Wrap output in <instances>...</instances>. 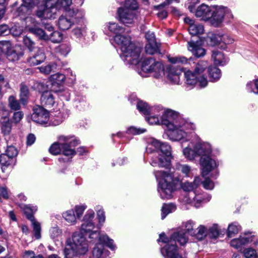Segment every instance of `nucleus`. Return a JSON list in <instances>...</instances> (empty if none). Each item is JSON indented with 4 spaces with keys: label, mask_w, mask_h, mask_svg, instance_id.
Returning a JSON list of instances; mask_svg holds the SVG:
<instances>
[{
    "label": "nucleus",
    "mask_w": 258,
    "mask_h": 258,
    "mask_svg": "<svg viewBox=\"0 0 258 258\" xmlns=\"http://www.w3.org/2000/svg\"><path fill=\"white\" fill-rule=\"evenodd\" d=\"M199 162L201 166L202 175L203 177L208 175L211 171L218 166L216 161L211 157V155L200 158Z\"/></svg>",
    "instance_id": "dca6fc26"
},
{
    "label": "nucleus",
    "mask_w": 258,
    "mask_h": 258,
    "mask_svg": "<svg viewBox=\"0 0 258 258\" xmlns=\"http://www.w3.org/2000/svg\"><path fill=\"white\" fill-rule=\"evenodd\" d=\"M55 67L54 64L49 63L46 66H42L38 67L37 69L39 70L40 72L44 75L49 74L53 70Z\"/></svg>",
    "instance_id": "0e129e2a"
},
{
    "label": "nucleus",
    "mask_w": 258,
    "mask_h": 258,
    "mask_svg": "<svg viewBox=\"0 0 258 258\" xmlns=\"http://www.w3.org/2000/svg\"><path fill=\"white\" fill-rule=\"evenodd\" d=\"M188 50L197 57H203L206 53V50L198 41H190L188 42Z\"/></svg>",
    "instance_id": "393cba45"
},
{
    "label": "nucleus",
    "mask_w": 258,
    "mask_h": 258,
    "mask_svg": "<svg viewBox=\"0 0 258 258\" xmlns=\"http://www.w3.org/2000/svg\"><path fill=\"white\" fill-rule=\"evenodd\" d=\"M0 124L2 133L5 135L9 134L12 126L9 117L5 116L0 119Z\"/></svg>",
    "instance_id": "e433bc0d"
},
{
    "label": "nucleus",
    "mask_w": 258,
    "mask_h": 258,
    "mask_svg": "<svg viewBox=\"0 0 258 258\" xmlns=\"http://www.w3.org/2000/svg\"><path fill=\"white\" fill-rule=\"evenodd\" d=\"M146 132V129L137 127L134 126L129 127L126 130V133L129 135H138L143 134Z\"/></svg>",
    "instance_id": "5fc2aeb1"
},
{
    "label": "nucleus",
    "mask_w": 258,
    "mask_h": 258,
    "mask_svg": "<svg viewBox=\"0 0 258 258\" xmlns=\"http://www.w3.org/2000/svg\"><path fill=\"white\" fill-rule=\"evenodd\" d=\"M94 212L93 210L89 209L86 213L83 219V223H94Z\"/></svg>",
    "instance_id": "680f3d73"
},
{
    "label": "nucleus",
    "mask_w": 258,
    "mask_h": 258,
    "mask_svg": "<svg viewBox=\"0 0 258 258\" xmlns=\"http://www.w3.org/2000/svg\"><path fill=\"white\" fill-rule=\"evenodd\" d=\"M182 71L180 69L172 66L168 67L165 72L166 77L171 83L178 84L180 81V75Z\"/></svg>",
    "instance_id": "a878e982"
},
{
    "label": "nucleus",
    "mask_w": 258,
    "mask_h": 258,
    "mask_svg": "<svg viewBox=\"0 0 258 258\" xmlns=\"http://www.w3.org/2000/svg\"><path fill=\"white\" fill-rule=\"evenodd\" d=\"M62 216L66 221L70 225H75L77 222V218L73 209H70L64 212Z\"/></svg>",
    "instance_id": "4c0bfd02"
},
{
    "label": "nucleus",
    "mask_w": 258,
    "mask_h": 258,
    "mask_svg": "<svg viewBox=\"0 0 258 258\" xmlns=\"http://www.w3.org/2000/svg\"><path fill=\"white\" fill-rule=\"evenodd\" d=\"M175 170L181 173L184 176L189 177L191 171V167L187 164H182L177 163L175 165Z\"/></svg>",
    "instance_id": "ea45409f"
},
{
    "label": "nucleus",
    "mask_w": 258,
    "mask_h": 258,
    "mask_svg": "<svg viewBox=\"0 0 258 258\" xmlns=\"http://www.w3.org/2000/svg\"><path fill=\"white\" fill-rule=\"evenodd\" d=\"M53 92H54L51 89L42 93L40 98V103L42 106L50 108L54 105L55 101Z\"/></svg>",
    "instance_id": "bb28decb"
},
{
    "label": "nucleus",
    "mask_w": 258,
    "mask_h": 258,
    "mask_svg": "<svg viewBox=\"0 0 258 258\" xmlns=\"http://www.w3.org/2000/svg\"><path fill=\"white\" fill-rule=\"evenodd\" d=\"M154 174L158 183V191L162 199H169L176 183L181 179L175 173L170 171L158 170Z\"/></svg>",
    "instance_id": "0eeeda50"
},
{
    "label": "nucleus",
    "mask_w": 258,
    "mask_h": 258,
    "mask_svg": "<svg viewBox=\"0 0 258 258\" xmlns=\"http://www.w3.org/2000/svg\"><path fill=\"white\" fill-rule=\"evenodd\" d=\"M26 23H30L33 26H30L29 25L27 26L28 31L34 34L36 36L40 39L47 40L49 38V35L45 33L44 30L40 28L36 27V22L34 18L30 17L26 18Z\"/></svg>",
    "instance_id": "aec40b11"
},
{
    "label": "nucleus",
    "mask_w": 258,
    "mask_h": 258,
    "mask_svg": "<svg viewBox=\"0 0 258 258\" xmlns=\"http://www.w3.org/2000/svg\"><path fill=\"white\" fill-rule=\"evenodd\" d=\"M149 73L152 74V76L157 79L162 77L165 74L163 65L151 57L145 59L142 62L139 74L145 77L146 74Z\"/></svg>",
    "instance_id": "f8f14e48"
},
{
    "label": "nucleus",
    "mask_w": 258,
    "mask_h": 258,
    "mask_svg": "<svg viewBox=\"0 0 258 258\" xmlns=\"http://www.w3.org/2000/svg\"><path fill=\"white\" fill-rule=\"evenodd\" d=\"M13 159H7V156L4 154H2L0 157V162L2 165V170L3 172H6L10 170L12 167L13 163Z\"/></svg>",
    "instance_id": "58836bf2"
},
{
    "label": "nucleus",
    "mask_w": 258,
    "mask_h": 258,
    "mask_svg": "<svg viewBox=\"0 0 258 258\" xmlns=\"http://www.w3.org/2000/svg\"><path fill=\"white\" fill-rule=\"evenodd\" d=\"M114 41L121 49L120 57L124 61L135 65L139 63L141 48L133 43L129 36L116 35Z\"/></svg>",
    "instance_id": "39448f33"
},
{
    "label": "nucleus",
    "mask_w": 258,
    "mask_h": 258,
    "mask_svg": "<svg viewBox=\"0 0 258 258\" xmlns=\"http://www.w3.org/2000/svg\"><path fill=\"white\" fill-rule=\"evenodd\" d=\"M162 110V107L161 106L152 107L151 111L147 114L148 116L146 117V121L151 125L161 124V118L159 116Z\"/></svg>",
    "instance_id": "5701e85b"
},
{
    "label": "nucleus",
    "mask_w": 258,
    "mask_h": 258,
    "mask_svg": "<svg viewBox=\"0 0 258 258\" xmlns=\"http://www.w3.org/2000/svg\"><path fill=\"white\" fill-rule=\"evenodd\" d=\"M194 222L191 220L187 221L183 223V227L185 228L184 231L186 233L188 232L190 235L194 236L196 234L195 231H194L193 226Z\"/></svg>",
    "instance_id": "4d7b16f0"
},
{
    "label": "nucleus",
    "mask_w": 258,
    "mask_h": 258,
    "mask_svg": "<svg viewBox=\"0 0 258 258\" xmlns=\"http://www.w3.org/2000/svg\"><path fill=\"white\" fill-rule=\"evenodd\" d=\"M84 12L78 9H69L65 15H61L58 20V28L65 31L69 29L75 23L80 22L84 17Z\"/></svg>",
    "instance_id": "9b49d317"
},
{
    "label": "nucleus",
    "mask_w": 258,
    "mask_h": 258,
    "mask_svg": "<svg viewBox=\"0 0 258 258\" xmlns=\"http://www.w3.org/2000/svg\"><path fill=\"white\" fill-rule=\"evenodd\" d=\"M31 118L33 121L36 123L41 124H45L49 120V113L42 106H38L33 109Z\"/></svg>",
    "instance_id": "a211bd4d"
},
{
    "label": "nucleus",
    "mask_w": 258,
    "mask_h": 258,
    "mask_svg": "<svg viewBox=\"0 0 258 258\" xmlns=\"http://www.w3.org/2000/svg\"><path fill=\"white\" fill-rule=\"evenodd\" d=\"M147 43L145 46L146 52L150 54L157 52L159 49L160 43L157 42L153 32L148 31L145 34Z\"/></svg>",
    "instance_id": "6ab92c4d"
},
{
    "label": "nucleus",
    "mask_w": 258,
    "mask_h": 258,
    "mask_svg": "<svg viewBox=\"0 0 258 258\" xmlns=\"http://www.w3.org/2000/svg\"><path fill=\"white\" fill-rule=\"evenodd\" d=\"M58 140L59 143H54L49 148V151L54 155H58L61 152L63 155L68 157V159L67 160L59 158V160L60 161L62 160L65 162L75 155V150L71 147H76L79 145L80 141L74 136L63 135L59 136Z\"/></svg>",
    "instance_id": "9d476101"
},
{
    "label": "nucleus",
    "mask_w": 258,
    "mask_h": 258,
    "mask_svg": "<svg viewBox=\"0 0 258 258\" xmlns=\"http://www.w3.org/2000/svg\"><path fill=\"white\" fill-rule=\"evenodd\" d=\"M65 78L64 75L60 73H56L51 75L50 81L52 84L51 89L54 93L63 91V87L61 84L64 81Z\"/></svg>",
    "instance_id": "4be33fe9"
},
{
    "label": "nucleus",
    "mask_w": 258,
    "mask_h": 258,
    "mask_svg": "<svg viewBox=\"0 0 258 258\" xmlns=\"http://www.w3.org/2000/svg\"><path fill=\"white\" fill-rule=\"evenodd\" d=\"M220 229L217 224H213L208 229V235L212 238H217L220 234Z\"/></svg>",
    "instance_id": "3c124183"
},
{
    "label": "nucleus",
    "mask_w": 258,
    "mask_h": 258,
    "mask_svg": "<svg viewBox=\"0 0 258 258\" xmlns=\"http://www.w3.org/2000/svg\"><path fill=\"white\" fill-rule=\"evenodd\" d=\"M0 49L6 53L8 59L12 61L18 60L22 55L21 53L17 52L16 49L9 41H0Z\"/></svg>",
    "instance_id": "f3484780"
},
{
    "label": "nucleus",
    "mask_w": 258,
    "mask_h": 258,
    "mask_svg": "<svg viewBox=\"0 0 258 258\" xmlns=\"http://www.w3.org/2000/svg\"><path fill=\"white\" fill-rule=\"evenodd\" d=\"M224 35L218 34H210L206 39L207 44L212 46L220 44L223 42Z\"/></svg>",
    "instance_id": "473e14b6"
},
{
    "label": "nucleus",
    "mask_w": 258,
    "mask_h": 258,
    "mask_svg": "<svg viewBox=\"0 0 258 258\" xmlns=\"http://www.w3.org/2000/svg\"><path fill=\"white\" fill-rule=\"evenodd\" d=\"M246 88L249 92L258 94V79L248 82L246 85Z\"/></svg>",
    "instance_id": "09e8293b"
},
{
    "label": "nucleus",
    "mask_w": 258,
    "mask_h": 258,
    "mask_svg": "<svg viewBox=\"0 0 258 258\" xmlns=\"http://www.w3.org/2000/svg\"><path fill=\"white\" fill-rule=\"evenodd\" d=\"M33 228L34 236L36 239H39L41 238V225L40 224L36 221L35 219L30 220Z\"/></svg>",
    "instance_id": "49530a36"
},
{
    "label": "nucleus",
    "mask_w": 258,
    "mask_h": 258,
    "mask_svg": "<svg viewBox=\"0 0 258 258\" xmlns=\"http://www.w3.org/2000/svg\"><path fill=\"white\" fill-rule=\"evenodd\" d=\"M96 210H97V215L99 222L97 228L99 229L105 221V213L102 207L100 206H97Z\"/></svg>",
    "instance_id": "de8ad7c7"
},
{
    "label": "nucleus",
    "mask_w": 258,
    "mask_h": 258,
    "mask_svg": "<svg viewBox=\"0 0 258 258\" xmlns=\"http://www.w3.org/2000/svg\"><path fill=\"white\" fill-rule=\"evenodd\" d=\"M50 237L53 239L59 238L62 234V231L58 227H52L49 231Z\"/></svg>",
    "instance_id": "338daca9"
},
{
    "label": "nucleus",
    "mask_w": 258,
    "mask_h": 258,
    "mask_svg": "<svg viewBox=\"0 0 258 258\" xmlns=\"http://www.w3.org/2000/svg\"><path fill=\"white\" fill-rule=\"evenodd\" d=\"M45 59V55L43 50L38 49L36 53L31 56L28 59L31 65L36 66L43 62Z\"/></svg>",
    "instance_id": "2f4dec72"
},
{
    "label": "nucleus",
    "mask_w": 258,
    "mask_h": 258,
    "mask_svg": "<svg viewBox=\"0 0 258 258\" xmlns=\"http://www.w3.org/2000/svg\"><path fill=\"white\" fill-rule=\"evenodd\" d=\"M211 199V197L209 195L207 196L206 198H202L200 196H195L192 198H185L184 202L185 203H192L195 202V205L196 207H199L201 203H207Z\"/></svg>",
    "instance_id": "c9c22d12"
},
{
    "label": "nucleus",
    "mask_w": 258,
    "mask_h": 258,
    "mask_svg": "<svg viewBox=\"0 0 258 258\" xmlns=\"http://www.w3.org/2000/svg\"><path fill=\"white\" fill-rule=\"evenodd\" d=\"M185 23L189 25L188 32L191 35H198L202 34L204 31V26L198 23L189 17H186L184 19Z\"/></svg>",
    "instance_id": "b1692460"
},
{
    "label": "nucleus",
    "mask_w": 258,
    "mask_h": 258,
    "mask_svg": "<svg viewBox=\"0 0 258 258\" xmlns=\"http://www.w3.org/2000/svg\"><path fill=\"white\" fill-rule=\"evenodd\" d=\"M243 254L246 258H256L258 257L256 251L251 248H248L244 249Z\"/></svg>",
    "instance_id": "774afa93"
},
{
    "label": "nucleus",
    "mask_w": 258,
    "mask_h": 258,
    "mask_svg": "<svg viewBox=\"0 0 258 258\" xmlns=\"http://www.w3.org/2000/svg\"><path fill=\"white\" fill-rule=\"evenodd\" d=\"M48 40L53 43H59L62 40V35L58 31H53L50 34Z\"/></svg>",
    "instance_id": "e2e57ef3"
},
{
    "label": "nucleus",
    "mask_w": 258,
    "mask_h": 258,
    "mask_svg": "<svg viewBox=\"0 0 258 258\" xmlns=\"http://www.w3.org/2000/svg\"><path fill=\"white\" fill-rule=\"evenodd\" d=\"M146 152L154 153L150 162L152 166L167 168L170 166L172 157L171 147L168 144L151 139L148 142Z\"/></svg>",
    "instance_id": "20e7f679"
},
{
    "label": "nucleus",
    "mask_w": 258,
    "mask_h": 258,
    "mask_svg": "<svg viewBox=\"0 0 258 258\" xmlns=\"http://www.w3.org/2000/svg\"><path fill=\"white\" fill-rule=\"evenodd\" d=\"M97 239L99 243L94 248L93 256L94 258H106L109 255V252L104 249L103 245L105 244L111 250H114L116 246L114 244L113 240L105 234H102Z\"/></svg>",
    "instance_id": "ddd939ff"
},
{
    "label": "nucleus",
    "mask_w": 258,
    "mask_h": 258,
    "mask_svg": "<svg viewBox=\"0 0 258 258\" xmlns=\"http://www.w3.org/2000/svg\"><path fill=\"white\" fill-rule=\"evenodd\" d=\"M9 105L11 109L17 110L20 108L19 102L13 96H10L9 98Z\"/></svg>",
    "instance_id": "13d9d810"
},
{
    "label": "nucleus",
    "mask_w": 258,
    "mask_h": 258,
    "mask_svg": "<svg viewBox=\"0 0 258 258\" xmlns=\"http://www.w3.org/2000/svg\"><path fill=\"white\" fill-rule=\"evenodd\" d=\"M201 179L199 176L195 178L193 182L185 181L181 183V188L185 191H194L201 183Z\"/></svg>",
    "instance_id": "7c9ffc66"
},
{
    "label": "nucleus",
    "mask_w": 258,
    "mask_h": 258,
    "mask_svg": "<svg viewBox=\"0 0 258 258\" xmlns=\"http://www.w3.org/2000/svg\"><path fill=\"white\" fill-rule=\"evenodd\" d=\"M208 66V61L205 60L200 61L196 65L195 69V73L197 74L202 73Z\"/></svg>",
    "instance_id": "bf43d9fd"
},
{
    "label": "nucleus",
    "mask_w": 258,
    "mask_h": 258,
    "mask_svg": "<svg viewBox=\"0 0 258 258\" xmlns=\"http://www.w3.org/2000/svg\"><path fill=\"white\" fill-rule=\"evenodd\" d=\"M176 210V206L172 204H164L161 209V219H164L166 216Z\"/></svg>",
    "instance_id": "79ce46f5"
},
{
    "label": "nucleus",
    "mask_w": 258,
    "mask_h": 258,
    "mask_svg": "<svg viewBox=\"0 0 258 258\" xmlns=\"http://www.w3.org/2000/svg\"><path fill=\"white\" fill-rule=\"evenodd\" d=\"M161 115V124L166 126L170 131L168 137L172 141L181 143L187 142L196 130L194 123L185 120L178 113L172 110L162 107Z\"/></svg>",
    "instance_id": "f03ea898"
},
{
    "label": "nucleus",
    "mask_w": 258,
    "mask_h": 258,
    "mask_svg": "<svg viewBox=\"0 0 258 258\" xmlns=\"http://www.w3.org/2000/svg\"><path fill=\"white\" fill-rule=\"evenodd\" d=\"M195 132L192 133L189 140L191 138L194 139L182 150L184 156L190 161L195 160L197 157L202 158L211 155L212 152L211 145L207 142L203 141Z\"/></svg>",
    "instance_id": "6e6552de"
},
{
    "label": "nucleus",
    "mask_w": 258,
    "mask_h": 258,
    "mask_svg": "<svg viewBox=\"0 0 258 258\" xmlns=\"http://www.w3.org/2000/svg\"><path fill=\"white\" fill-rule=\"evenodd\" d=\"M224 42L221 45V48H217L212 51V58L214 63L217 65H222L225 61V57L224 51L225 50Z\"/></svg>",
    "instance_id": "c756f323"
},
{
    "label": "nucleus",
    "mask_w": 258,
    "mask_h": 258,
    "mask_svg": "<svg viewBox=\"0 0 258 258\" xmlns=\"http://www.w3.org/2000/svg\"><path fill=\"white\" fill-rule=\"evenodd\" d=\"M188 239V237L184 230H178L175 232L171 236L170 239L166 237L164 233L160 234L158 241L167 243L166 245L175 244L174 243L177 242L181 245H184L187 243Z\"/></svg>",
    "instance_id": "4468645a"
},
{
    "label": "nucleus",
    "mask_w": 258,
    "mask_h": 258,
    "mask_svg": "<svg viewBox=\"0 0 258 258\" xmlns=\"http://www.w3.org/2000/svg\"><path fill=\"white\" fill-rule=\"evenodd\" d=\"M209 76L212 81L218 80L221 76V71L216 67H210L208 69Z\"/></svg>",
    "instance_id": "a19ab883"
},
{
    "label": "nucleus",
    "mask_w": 258,
    "mask_h": 258,
    "mask_svg": "<svg viewBox=\"0 0 258 258\" xmlns=\"http://www.w3.org/2000/svg\"><path fill=\"white\" fill-rule=\"evenodd\" d=\"M226 14V8L223 6L205 4L200 6L195 12L196 17L201 18L204 21H208L215 27H218L223 23Z\"/></svg>",
    "instance_id": "423d86ee"
},
{
    "label": "nucleus",
    "mask_w": 258,
    "mask_h": 258,
    "mask_svg": "<svg viewBox=\"0 0 258 258\" xmlns=\"http://www.w3.org/2000/svg\"><path fill=\"white\" fill-rule=\"evenodd\" d=\"M143 1H147L148 0H143ZM139 5L137 0H125L124 4V9L129 11H136L138 9Z\"/></svg>",
    "instance_id": "c03bdc74"
},
{
    "label": "nucleus",
    "mask_w": 258,
    "mask_h": 258,
    "mask_svg": "<svg viewBox=\"0 0 258 258\" xmlns=\"http://www.w3.org/2000/svg\"><path fill=\"white\" fill-rule=\"evenodd\" d=\"M6 154H4L7 156V159H13V158L16 157L18 154L17 149L13 146H9L6 151Z\"/></svg>",
    "instance_id": "864d4df0"
},
{
    "label": "nucleus",
    "mask_w": 258,
    "mask_h": 258,
    "mask_svg": "<svg viewBox=\"0 0 258 258\" xmlns=\"http://www.w3.org/2000/svg\"><path fill=\"white\" fill-rule=\"evenodd\" d=\"M185 83L187 85L193 86L197 83V77L196 74L190 71H187L184 73Z\"/></svg>",
    "instance_id": "37998d69"
},
{
    "label": "nucleus",
    "mask_w": 258,
    "mask_h": 258,
    "mask_svg": "<svg viewBox=\"0 0 258 258\" xmlns=\"http://www.w3.org/2000/svg\"><path fill=\"white\" fill-rule=\"evenodd\" d=\"M19 206L28 219L31 220L32 219H34L33 214L37 210L36 206L24 204H21Z\"/></svg>",
    "instance_id": "72a5a7b5"
},
{
    "label": "nucleus",
    "mask_w": 258,
    "mask_h": 258,
    "mask_svg": "<svg viewBox=\"0 0 258 258\" xmlns=\"http://www.w3.org/2000/svg\"><path fill=\"white\" fill-rule=\"evenodd\" d=\"M165 3H164L160 5L155 7V9L158 10L159 12L157 13V15L159 19H163L167 17V12L162 8L165 6Z\"/></svg>",
    "instance_id": "052dcab7"
},
{
    "label": "nucleus",
    "mask_w": 258,
    "mask_h": 258,
    "mask_svg": "<svg viewBox=\"0 0 258 258\" xmlns=\"http://www.w3.org/2000/svg\"><path fill=\"white\" fill-rule=\"evenodd\" d=\"M112 33L119 35L124 32V29L115 22H109L105 24V27Z\"/></svg>",
    "instance_id": "f704fd0d"
},
{
    "label": "nucleus",
    "mask_w": 258,
    "mask_h": 258,
    "mask_svg": "<svg viewBox=\"0 0 258 258\" xmlns=\"http://www.w3.org/2000/svg\"><path fill=\"white\" fill-rule=\"evenodd\" d=\"M240 228V226L237 223H231L229 225L227 229V234L229 237L234 236L238 232Z\"/></svg>",
    "instance_id": "8fccbe9b"
},
{
    "label": "nucleus",
    "mask_w": 258,
    "mask_h": 258,
    "mask_svg": "<svg viewBox=\"0 0 258 258\" xmlns=\"http://www.w3.org/2000/svg\"><path fill=\"white\" fill-rule=\"evenodd\" d=\"M118 20L123 24L128 25L133 24L136 18V12L125 10L122 7L119 8L117 10Z\"/></svg>",
    "instance_id": "412c9836"
},
{
    "label": "nucleus",
    "mask_w": 258,
    "mask_h": 258,
    "mask_svg": "<svg viewBox=\"0 0 258 258\" xmlns=\"http://www.w3.org/2000/svg\"><path fill=\"white\" fill-rule=\"evenodd\" d=\"M192 58L190 57L189 59H187L184 56H176L169 57L168 58L169 61L172 63H182L186 64L187 63L188 61L191 60Z\"/></svg>",
    "instance_id": "6e6d98bb"
},
{
    "label": "nucleus",
    "mask_w": 258,
    "mask_h": 258,
    "mask_svg": "<svg viewBox=\"0 0 258 258\" xmlns=\"http://www.w3.org/2000/svg\"><path fill=\"white\" fill-rule=\"evenodd\" d=\"M72 4V0H23V4L19 11L22 13L27 11V13L29 14V10L36 6V15L38 18L51 19L55 18L57 11L61 9L67 12Z\"/></svg>",
    "instance_id": "7ed1b4c3"
},
{
    "label": "nucleus",
    "mask_w": 258,
    "mask_h": 258,
    "mask_svg": "<svg viewBox=\"0 0 258 258\" xmlns=\"http://www.w3.org/2000/svg\"><path fill=\"white\" fill-rule=\"evenodd\" d=\"M161 252L165 258H182L177 252L176 244L166 245L161 248Z\"/></svg>",
    "instance_id": "cd10ccee"
},
{
    "label": "nucleus",
    "mask_w": 258,
    "mask_h": 258,
    "mask_svg": "<svg viewBox=\"0 0 258 258\" xmlns=\"http://www.w3.org/2000/svg\"><path fill=\"white\" fill-rule=\"evenodd\" d=\"M23 31V27L21 26L18 24H15L10 29V33H11L13 36L16 37L20 36L22 33Z\"/></svg>",
    "instance_id": "69168bd1"
},
{
    "label": "nucleus",
    "mask_w": 258,
    "mask_h": 258,
    "mask_svg": "<svg viewBox=\"0 0 258 258\" xmlns=\"http://www.w3.org/2000/svg\"><path fill=\"white\" fill-rule=\"evenodd\" d=\"M88 242L80 232H75L72 237L67 239L64 250L66 258L85 254L88 250Z\"/></svg>",
    "instance_id": "1a4fd4ad"
},
{
    "label": "nucleus",
    "mask_w": 258,
    "mask_h": 258,
    "mask_svg": "<svg viewBox=\"0 0 258 258\" xmlns=\"http://www.w3.org/2000/svg\"><path fill=\"white\" fill-rule=\"evenodd\" d=\"M252 242H253L255 245L258 244L256 237L251 233H247L241 235L238 238L233 239L230 242V245L232 247L241 250L244 246Z\"/></svg>",
    "instance_id": "2eb2a0df"
},
{
    "label": "nucleus",
    "mask_w": 258,
    "mask_h": 258,
    "mask_svg": "<svg viewBox=\"0 0 258 258\" xmlns=\"http://www.w3.org/2000/svg\"><path fill=\"white\" fill-rule=\"evenodd\" d=\"M137 106L139 111L145 115L148 114L151 111V107H149L147 103L142 101H139Z\"/></svg>",
    "instance_id": "603ef678"
},
{
    "label": "nucleus",
    "mask_w": 258,
    "mask_h": 258,
    "mask_svg": "<svg viewBox=\"0 0 258 258\" xmlns=\"http://www.w3.org/2000/svg\"><path fill=\"white\" fill-rule=\"evenodd\" d=\"M29 96L28 88L24 84L20 86V101L23 104H25Z\"/></svg>",
    "instance_id": "a18cd8bd"
},
{
    "label": "nucleus",
    "mask_w": 258,
    "mask_h": 258,
    "mask_svg": "<svg viewBox=\"0 0 258 258\" xmlns=\"http://www.w3.org/2000/svg\"><path fill=\"white\" fill-rule=\"evenodd\" d=\"M161 115V124L166 126L170 131L168 137L172 141L181 143L187 142L196 130L194 123L185 120L178 113L172 110L162 107Z\"/></svg>",
    "instance_id": "f257e3e1"
},
{
    "label": "nucleus",
    "mask_w": 258,
    "mask_h": 258,
    "mask_svg": "<svg viewBox=\"0 0 258 258\" xmlns=\"http://www.w3.org/2000/svg\"><path fill=\"white\" fill-rule=\"evenodd\" d=\"M94 228V223H83L81 225L80 230L81 232L90 233L89 238L91 239V241L94 242L95 241V240L102 235L97 230L93 231Z\"/></svg>",
    "instance_id": "c85d7f7f"
}]
</instances>
